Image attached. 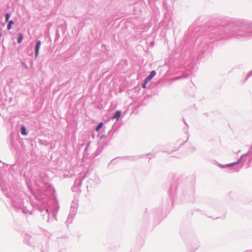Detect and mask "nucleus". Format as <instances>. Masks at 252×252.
Returning <instances> with one entry per match:
<instances>
[{
	"label": "nucleus",
	"mask_w": 252,
	"mask_h": 252,
	"mask_svg": "<svg viewBox=\"0 0 252 252\" xmlns=\"http://www.w3.org/2000/svg\"><path fill=\"white\" fill-rule=\"evenodd\" d=\"M54 189L51 187H48V190L45 192V194L40 193H33V195L36 200L41 201L43 204L38 207V210L40 212L43 220H46L48 223L52 221L53 219L57 220V215L59 211L60 206L58 201L55 196H54L53 199L51 203V206L46 203L48 200V196L53 195L55 193Z\"/></svg>",
	"instance_id": "2"
},
{
	"label": "nucleus",
	"mask_w": 252,
	"mask_h": 252,
	"mask_svg": "<svg viewBox=\"0 0 252 252\" xmlns=\"http://www.w3.org/2000/svg\"><path fill=\"white\" fill-rule=\"evenodd\" d=\"M122 114V112L120 110H117L114 113L113 116L112 117V119H116L118 121L121 117Z\"/></svg>",
	"instance_id": "10"
},
{
	"label": "nucleus",
	"mask_w": 252,
	"mask_h": 252,
	"mask_svg": "<svg viewBox=\"0 0 252 252\" xmlns=\"http://www.w3.org/2000/svg\"><path fill=\"white\" fill-rule=\"evenodd\" d=\"M89 144H90V142H89V143L87 144V146L86 147V148H85V151H86V150H88V147H89Z\"/></svg>",
	"instance_id": "24"
},
{
	"label": "nucleus",
	"mask_w": 252,
	"mask_h": 252,
	"mask_svg": "<svg viewBox=\"0 0 252 252\" xmlns=\"http://www.w3.org/2000/svg\"><path fill=\"white\" fill-rule=\"evenodd\" d=\"M252 155V145H251V147L250 148L248 152L247 153L242 155L241 156V158H243V157H249V156H250Z\"/></svg>",
	"instance_id": "13"
},
{
	"label": "nucleus",
	"mask_w": 252,
	"mask_h": 252,
	"mask_svg": "<svg viewBox=\"0 0 252 252\" xmlns=\"http://www.w3.org/2000/svg\"><path fill=\"white\" fill-rule=\"evenodd\" d=\"M8 24L7 25V29L8 30H10L12 29L13 25L14 24V22L11 20L7 22Z\"/></svg>",
	"instance_id": "16"
},
{
	"label": "nucleus",
	"mask_w": 252,
	"mask_h": 252,
	"mask_svg": "<svg viewBox=\"0 0 252 252\" xmlns=\"http://www.w3.org/2000/svg\"><path fill=\"white\" fill-rule=\"evenodd\" d=\"M172 188H173V187H172V186H171V190H170L169 191V194H171V190H172Z\"/></svg>",
	"instance_id": "27"
},
{
	"label": "nucleus",
	"mask_w": 252,
	"mask_h": 252,
	"mask_svg": "<svg viewBox=\"0 0 252 252\" xmlns=\"http://www.w3.org/2000/svg\"><path fill=\"white\" fill-rule=\"evenodd\" d=\"M23 39V34L19 32L18 33V38H17V42L18 43L20 44L22 42V40Z\"/></svg>",
	"instance_id": "15"
},
{
	"label": "nucleus",
	"mask_w": 252,
	"mask_h": 252,
	"mask_svg": "<svg viewBox=\"0 0 252 252\" xmlns=\"http://www.w3.org/2000/svg\"><path fill=\"white\" fill-rule=\"evenodd\" d=\"M205 35L207 38L216 40L233 37L240 39L252 37V21L241 20L230 23L222 22L220 25L208 27Z\"/></svg>",
	"instance_id": "1"
},
{
	"label": "nucleus",
	"mask_w": 252,
	"mask_h": 252,
	"mask_svg": "<svg viewBox=\"0 0 252 252\" xmlns=\"http://www.w3.org/2000/svg\"><path fill=\"white\" fill-rule=\"evenodd\" d=\"M201 38H201V37H199L198 38H197V41H196L198 42V44L199 42H201V45H202V44H204V43H203L202 41H201ZM207 43V42H204V43Z\"/></svg>",
	"instance_id": "21"
},
{
	"label": "nucleus",
	"mask_w": 252,
	"mask_h": 252,
	"mask_svg": "<svg viewBox=\"0 0 252 252\" xmlns=\"http://www.w3.org/2000/svg\"><path fill=\"white\" fill-rule=\"evenodd\" d=\"M41 44V42L40 40H37L36 42V43H35V45L34 46L35 58H36L39 55V49H40Z\"/></svg>",
	"instance_id": "7"
},
{
	"label": "nucleus",
	"mask_w": 252,
	"mask_h": 252,
	"mask_svg": "<svg viewBox=\"0 0 252 252\" xmlns=\"http://www.w3.org/2000/svg\"><path fill=\"white\" fill-rule=\"evenodd\" d=\"M84 176H80L77 178L74 182V185L77 187H79L82 185V182L84 179Z\"/></svg>",
	"instance_id": "9"
},
{
	"label": "nucleus",
	"mask_w": 252,
	"mask_h": 252,
	"mask_svg": "<svg viewBox=\"0 0 252 252\" xmlns=\"http://www.w3.org/2000/svg\"><path fill=\"white\" fill-rule=\"evenodd\" d=\"M185 124L187 126V124H186V122H185Z\"/></svg>",
	"instance_id": "29"
},
{
	"label": "nucleus",
	"mask_w": 252,
	"mask_h": 252,
	"mask_svg": "<svg viewBox=\"0 0 252 252\" xmlns=\"http://www.w3.org/2000/svg\"><path fill=\"white\" fill-rule=\"evenodd\" d=\"M251 252H252V251Z\"/></svg>",
	"instance_id": "31"
},
{
	"label": "nucleus",
	"mask_w": 252,
	"mask_h": 252,
	"mask_svg": "<svg viewBox=\"0 0 252 252\" xmlns=\"http://www.w3.org/2000/svg\"><path fill=\"white\" fill-rule=\"evenodd\" d=\"M149 82V80H146V79L145 78L144 79V82L142 84V87L143 88H145L146 87V85L147 83Z\"/></svg>",
	"instance_id": "19"
},
{
	"label": "nucleus",
	"mask_w": 252,
	"mask_h": 252,
	"mask_svg": "<svg viewBox=\"0 0 252 252\" xmlns=\"http://www.w3.org/2000/svg\"><path fill=\"white\" fill-rule=\"evenodd\" d=\"M20 131L21 134L23 135L26 136L28 134L27 128L24 125H22L20 127Z\"/></svg>",
	"instance_id": "12"
},
{
	"label": "nucleus",
	"mask_w": 252,
	"mask_h": 252,
	"mask_svg": "<svg viewBox=\"0 0 252 252\" xmlns=\"http://www.w3.org/2000/svg\"><path fill=\"white\" fill-rule=\"evenodd\" d=\"M219 218V217H216L215 219H218V218Z\"/></svg>",
	"instance_id": "28"
},
{
	"label": "nucleus",
	"mask_w": 252,
	"mask_h": 252,
	"mask_svg": "<svg viewBox=\"0 0 252 252\" xmlns=\"http://www.w3.org/2000/svg\"><path fill=\"white\" fill-rule=\"evenodd\" d=\"M0 186L2 192L11 200V203L14 207L21 210L25 214H32V210H29L24 205L23 199L21 198L22 193L19 189V187L14 186H10L9 181L4 180V177L0 178Z\"/></svg>",
	"instance_id": "3"
},
{
	"label": "nucleus",
	"mask_w": 252,
	"mask_h": 252,
	"mask_svg": "<svg viewBox=\"0 0 252 252\" xmlns=\"http://www.w3.org/2000/svg\"><path fill=\"white\" fill-rule=\"evenodd\" d=\"M251 75H252V70L247 75V77L246 78V79L248 78L249 77H250Z\"/></svg>",
	"instance_id": "22"
},
{
	"label": "nucleus",
	"mask_w": 252,
	"mask_h": 252,
	"mask_svg": "<svg viewBox=\"0 0 252 252\" xmlns=\"http://www.w3.org/2000/svg\"><path fill=\"white\" fill-rule=\"evenodd\" d=\"M248 157H243V158L240 160V163H242L240 165H238V166L234 167V171L235 172H239L240 170L242 168V167L244 165V163L246 161V158Z\"/></svg>",
	"instance_id": "8"
},
{
	"label": "nucleus",
	"mask_w": 252,
	"mask_h": 252,
	"mask_svg": "<svg viewBox=\"0 0 252 252\" xmlns=\"http://www.w3.org/2000/svg\"><path fill=\"white\" fill-rule=\"evenodd\" d=\"M58 252H65V251L64 249H62L60 250Z\"/></svg>",
	"instance_id": "23"
},
{
	"label": "nucleus",
	"mask_w": 252,
	"mask_h": 252,
	"mask_svg": "<svg viewBox=\"0 0 252 252\" xmlns=\"http://www.w3.org/2000/svg\"><path fill=\"white\" fill-rule=\"evenodd\" d=\"M104 137H105V136L104 135H101L100 139H102Z\"/></svg>",
	"instance_id": "26"
},
{
	"label": "nucleus",
	"mask_w": 252,
	"mask_h": 252,
	"mask_svg": "<svg viewBox=\"0 0 252 252\" xmlns=\"http://www.w3.org/2000/svg\"><path fill=\"white\" fill-rule=\"evenodd\" d=\"M241 159H242V158L240 157L238 159V160L236 162H232V163H228V164H222L218 163V166L221 168H227V167H233L234 166L237 167V165H238V164H239L240 163V160Z\"/></svg>",
	"instance_id": "6"
},
{
	"label": "nucleus",
	"mask_w": 252,
	"mask_h": 252,
	"mask_svg": "<svg viewBox=\"0 0 252 252\" xmlns=\"http://www.w3.org/2000/svg\"><path fill=\"white\" fill-rule=\"evenodd\" d=\"M208 217H210V218H213V217H212L211 216H208Z\"/></svg>",
	"instance_id": "30"
},
{
	"label": "nucleus",
	"mask_w": 252,
	"mask_h": 252,
	"mask_svg": "<svg viewBox=\"0 0 252 252\" xmlns=\"http://www.w3.org/2000/svg\"><path fill=\"white\" fill-rule=\"evenodd\" d=\"M157 73L156 71L154 70L151 71L150 73V74L148 75L145 78L146 79V80H149V81L151 80L153 77H154Z\"/></svg>",
	"instance_id": "11"
},
{
	"label": "nucleus",
	"mask_w": 252,
	"mask_h": 252,
	"mask_svg": "<svg viewBox=\"0 0 252 252\" xmlns=\"http://www.w3.org/2000/svg\"><path fill=\"white\" fill-rule=\"evenodd\" d=\"M22 66L26 69H29L28 65L25 62H21Z\"/></svg>",
	"instance_id": "20"
},
{
	"label": "nucleus",
	"mask_w": 252,
	"mask_h": 252,
	"mask_svg": "<svg viewBox=\"0 0 252 252\" xmlns=\"http://www.w3.org/2000/svg\"><path fill=\"white\" fill-rule=\"evenodd\" d=\"M116 131V129H114L113 128H112L111 130L109 131L108 135L106 136V137H108L109 139H111L113 137Z\"/></svg>",
	"instance_id": "14"
},
{
	"label": "nucleus",
	"mask_w": 252,
	"mask_h": 252,
	"mask_svg": "<svg viewBox=\"0 0 252 252\" xmlns=\"http://www.w3.org/2000/svg\"><path fill=\"white\" fill-rule=\"evenodd\" d=\"M78 206V201L73 200L72 202V203H71V205L70 206L69 214L67 217V220L65 222V223H66L67 225L68 224L71 223L72 220H73L74 218L75 217L76 212L77 211Z\"/></svg>",
	"instance_id": "5"
},
{
	"label": "nucleus",
	"mask_w": 252,
	"mask_h": 252,
	"mask_svg": "<svg viewBox=\"0 0 252 252\" xmlns=\"http://www.w3.org/2000/svg\"><path fill=\"white\" fill-rule=\"evenodd\" d=\"M103 123L102 122H100L96 126L95 129L96 131H99L103 127Z\"/></svg>",
	"instance_id": "17"
},
{
	"label": "nucleus",
	"mask_w": 252,
	"mask_h": 252,
	"mask_svg": "<svg viewBox=\"0 0 252 252\" xmlns=\"http://www.w3.org/2000/svg\"><path fill=\"white\" fill-rule=\"evenodd\" d=\"M24 242L29 246L39 248L41 252H46L48 249L47 243L41 241L40 238L32 237L27 234H25Z\"/></svg>",
	"instance_id": "4"
},
{
	"label": "nucleus",
	"mask_w": 252,
	"mask_h": 252,
	"mask_svg": "<svg viewBox=\"0 0 252 252\" xmlns=\"http://www.w3.org/2000/svg\"><path fill=\"white\" fill-rule=\"evenodd\" d=\"M11 16V14L7 12L5 14V22H7L8 21H9V18Z\"/></svg>",
	"instance_id": "18"
},
{
	"label": "nucleus",
	"mask_w": 252,
	"mask_h": 252,
	"mask_svg": "<svg viewBox=\"0 0 252 252\" xmlns=\"http://www.w3.org/2000/svg\"><path fill=\"white\" fill-rule=\"evenodd\" d=\"M132 159L133 160H136V159L138 158V157H132ZM138 158H139V157H138Z\"/></svg>",
	"instance_id": "25"
}]
</instances>
